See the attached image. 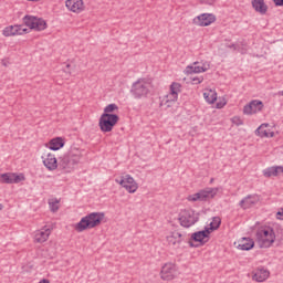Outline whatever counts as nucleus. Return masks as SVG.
<instances>
[{
    "label": "nucleus",
    "instance_id": "nucleus-25",
    "mask_svg": "<svg viewBox=\"0 0 283 283\" xmlns=\"http://www.w3.org/2000/svg\"><path fill=\"white\" fill-rule=\"evenodd\" d=\"M203 97L210 105H213L218 101V93L216 90H206L203 93Z\"/></svg>",
    "mask_w": 283,
    "mask_h": 283
},
{
    "label": "nucleus",
    "instance_id": "nucleus-1",
    "mask_svg": "<svg viewBox=\"0 0 283 283\" xmlns=\"http://www.w3.org/2000/svg\"><path fill=\"white\" fill-rule=\"evenodd\" d=\"M83 158V153L76 147H71L59 157V169L64 174H72Z\"/></svg>",
    "mask_w": 283,
    "mask_h": 283
},
{
    "label": "nucleus",
    "instance_id": "nucleus-27",
    "mask_svg": "<svg viewBox=\"0 0 283 283\" xmlns=\"http://www.w3.org/2000/svg\"><path fill=\"white\" fill-rule=\"evenodd\" d=\"M255 202H258V199H255V197L248 196L240 201V207L242 209H251V207H253V205H255Z\"/></svg>",
    "mask_w": 283,
    "mask_h": 283
},
{
    "label": "nucleus",
    "instance_id": "nucleus-42",
    "mask_svg": "<svg viewBox=\"0 0 283 283\" xmlns=\"http://www.w3.org/2000/svg\"><path fill=\"white\" fill-rule=\"evenodd\" d=\"M2 65H3L4 67H8V62H6V60H2Z\"/></svg>",
    "mask_w": 283,
    "mask_h": 283
},
{
    "label": "nucleus",
    "instance_id": "nucleus-8",
    "mask_svg": "<svg viewBox=\"0 0 283 283\" xmlns=\"http://www.w3.org/2000/svg\"><path fill=\"white\" fill-rule=\"evenodd\" d=\"M23 23L27 25V28H30V30H36L38 32H41V30H45V28H48L45 20L34 15H25L23 18Z\"/></svg>",
    "mask_w": 283,
    "mask_h": 283
},
{
    "label": "nucleus",
    "instance_id": "nucleus-20",
    "mask_svg": "<svg viewBox=\"0 0 283 283\" xmlns=\"http://www.w3.org/2000/svg\"><path fill=\"white\" fill-rule=\"evenodd\" d=\"M209 67L210 65L207 62L203 63L202 65H199L198 62H195L193 66L186 67V74H200V72H207Z\"/></svg>",
    "mask_w": 283,
    "mask_h": 283
},
{
    "label": "nucleus",
    "instance_id": "nucleus-19",
    "mask_svg": "<svg viewBox=\"0 0 283 283\" xmlns=\"http://www.w3.org/2000/svg\"><path fill=\"white\" fill-rule=\"evenodd\" d=\"M270 275L271 272H269V270L264 268H258L252 275V280H254V282H266Z\"/></svg>",
    "mask_w": 283,
    "mask_h": 283
},
{
    "label": "nucleus",
    "instance_id": "nucleus-34",
    "mask_svg": "<svg viewBox=\"0 0 283 283\" xmlns=\"http://www.w3.org/2000/svg\"><path fill=\"white\" fill-rule=\"evenodd\" d=\"M232 123H233V125H237V127H240V125H244V122H242V118H240L238 116H234L232 118Z\"/></svg>",
    "mask_w": 283,
    "mask_h": 283
},
{
    "label": "nucleus",
    "instance_id": "nucleus-10",
    "mask_svg": "<svg viewBox=\"0 0 283 283\" xmlns=\"http://www.w3.org/2000/svg\"><path fill=\"white\" fill-rule=\"evenodd\" d=\"M42 163L49 171H54L59 169V160H56V156L52 154L50 149H45L42 151Z\"/></svg>",
    "mask_w": 283,
    "mask_h": 283
},
{
    "label": "nucleus",
    "instance_id": "nucleus-31",
    "mask_svg": "<svg viewBox=\"0 0 283 283\" xmlns=\"http://www.w3.org/2000/svg\"><path fill=\"white\" fill-rule=\"evenodd\" d=\"M59 202L61 201L56 198L49 199V207L53 213H56V211H59L60 209Z\"/></svg>",
    "mask_w": 283,
    "mask_h": 283
},
{
    "label": "nucleus",
    "instance_id": "nucleus-6",
    "mask_svg": "<svg viewBox=\"0 0 283 283\" xmlns=\"http://www.w3.org/2000/svg\"><path fill=\"white\" fill-rule=\"evenodd\" d=\"M260 249H269L275 242V232L273 229H261L256 232Z\"/></svg>",
    "mask_w": 283,
    "mask_h": 283
},
{
    "label": "nucleus",
    "instance_id": "nucleus-39",
    "mask_svg": "<svg viewBox=\"0 0 283 283\" xmlns=\"http://www.w3.org/2000/svg\"><path fill=\"white\" fill-rule=\"evenodd\" d=\"M273 3H274L276 7H283V0H273Z\"/></svg>",
    "mask_w": 283,
    "mask_h": 283
},
{
    "label": "nucleus",
    "instance_id": "nucleus-22",
    "mask_svg": "<svg viewBox=\"0 0 283 283\" xmlns=\"http://www.w3.org/2000/svg\"><path fill=\"white\" fill-rule=\"evenodd\" d=\"M266 127H269V124H262L256 130V136H260L261 138H273L275 136V133L271 130H266Z\"/></svg>",
    "mask_w": 283,
    "mask_h": 283
},
{
    "label": "nucleus",
    "instance_id": "nucleus-23",
    "mask_svg": "<svg viewBox=\"0 0 283 283\" xmlns=\"http://www.w3.org/2000/svg\"><path fill=\"white\" fill-rule=\"evenodd\" d=\"M52 231L50 229L46 230H39L35 232L34 240L39 242L40 244H43V242H48V238H50V234Z\"/></svg>",
    "mask_w": 283,
    "mask_h": 283
},
{
    "label": "nucleus",
    "instance_id": "nucleus-14",
    "mask_svg": "<svg viewBox=\"0 0 283 283\" xmlns=\"http://www.w3.org/2000/svg\"><path fill=\"white\" fill-rule=\"evenodd\" d=\"M264 109V103L260 99H253L243 107V114L251 116V114H258Z\"/></svg>",
    "mask_w": 283,
    "mask_h": 283
},
{
    "label": "nucleus",
    "instance_id": "nucleus-5",
    "mask_svg": "<svg viewBox=\"0 0 283 283\" xmlns=\"http://www.w3.org/2000/svg\"><path fill=\"white\" fill-rule=\"evenodd\" d=\"M119 120L120 117L117 114H102L98 122L101 132H112V129L116 127Z\"/></svg>",
    "mask_w": 283,
    "mask_h": 283
},
{
    "label": "nucleus",
    "instance_id": "nucleus-12",
    "mask_svg": "<svg viewBox=\"0 0 283 283\" xmlns=\"http://www.w3.org/2000/svg\"><path fill=\"white\" fill-rule=\"evenodd\" d=\"M115 181L124 187V189H126L128 193H136V191L138 190V184L129 175H125L120 178V180L116 179Z\"/></svg>",
    "mask_w": 283,
    "mask_h": 283
},
{
    "label": "nucleus",
    "instance_id": "nucleus-9",
    "mask_svg": "<svg viewBox=\"0 0 283 283\" xmlns=\"http://www.w3.org/2000/svg\"><path fill=\"white\" fill-rule=\"evenodd\" d=\"M178 276V268L176 263H165L160 271L161 280H166V282H171V280H176Z\"/></svg>",
    "mask_w": 283,
    "mask_h": 283
},
{
    "label": "nucleus",
    "instance_id": "nucleus-11",
    "mask_svg": "<svg viewBox=\"0 0 283 283\" xmlns=\"http://www.w3.org/2000/svg\"><path fill=\"white\" fill-rule=\"evenodd\" d=\"M180 87H181L180 83L174 82L170 85V93L166 95L161 102L163 105H166V107H171V105H174V103L178 101V93L180 92Z\"/></svg>",
    "mask_w": 283,
    "mask_h": 283
},
{
    "label": "nucleus",
    "instance_id": "nucleus-21",
    "mask_svg": "<svg viewBox=\"0 0 283 283\" xmlns=\"http://www.w3.org/2000/svg\"><path fill=\"white\" fill-rule=\"evenodd\" d=\"M255 247V242L251 238H242L239 240L238 249H241V251H251Z\"/></svg>",
    "mask_w": 283,
    "mask_h": 283
},
{
    "label": "nucleus",
    "instance_id": "nucleus-32",
    "mask_svg": "<svg viewBox=\"0 0 283 283\" xmlns=\"http://www.w3.org/2000/svg\"><path fill=\"white\" fill-rule=\"evenodd\" d=\"M114 112H118V105L108 104L107 106H105L103 114H114Z\"/></svg>",
    "mask_w": 283,
    "mask_h": 283
},
{
    "label": "nucleus",
    "instance_id": "nucleus-40",
    "mask_svg": "<svg viewBox=\"0 0 283 283\" xmlns=\"http://www.w3.org/2000/svg\"><path fill=\"white\" fill-rule=\"evenodd\" d=\"M226 48H230V50H238V45L235 44H226Z\"/></svg>",
    "mask_w": 283,
    "mask_h": 283
},
{
    "label": "nucleus",
    "instance_id": "nucleus-17",
    "mask_svg": "<svg viewBox=\"0 0 283 283\" xmlns=\"http://www.w3.org/2000/svg\"><path fill=\"white\" fill-rule=\"evenodd\" d=\"M65 6L67 10H70L71 12H75L76 14L85 10V4L83 3V0H66Z\"/></svg>",
    "mask_w": 283,
    "mask_h": 283
},
{
    "label": "nucleus",
    "instance_id": "nucleus-35",
    "mask_svg": "<svg viewBox=\"0 0 283 283\" xmlns=\"http://www.w3.org/2000/svg\"><path fill=\"white\" fill-rule=\"evenodd\" d=\"M200 3H206V6H213L216 3V0H199Z\"/></svg>",
    "mask_w": 283,
    "mask_h": 283
},
{
    "label": "nucleus",
    "instance_id": "nucleus-13",
    "mask_svg": "<svg viewBox=\"0 0 283 283\" xmlns=\"http://www.w3.org/2000/svg\"><path fill=\"white\" fill-rule=\"evenodd\" d=\"M22 180H25V176H23V174L17 175L7 172L0 176V182H2V185H19Z\"/></svg>",
    "mask_w": 283,
    "mask_h": 283
},
{
    "label": "nucleus",
    "instance_id": "nucleus-16",
    "mask_svg": "<svg viewBox=\"0 0 283 283\" xmlns=\"http://www.w3.org/2000/svg\"><path fill=\"white\" fill-rule=\"evenodd\" d=\"M182 240H185V237L182 235V232L175 230L167 235V242L170 247H175V249H178L180 244H182Z\"/></svg>",
    "mask_w": 283,
    "mask_h": 283
},
{
    "label": "nucleus",
    "instance_id": "nucleus-28",
    "mask_svg": "<svg viewBox=\"0 0 283 283\" xmlns=\"http://www.w3.org/2000/svg\"><path fill=\"white\" fill-rule=\"evenodd\" d=\"M64 143H63V138L57 137L55 139H52L50 142V146H49V151H59V149H61V147H63Z\"/></svg>",
    "mask_w": 283,
    "mask_h": 283
},
{
    "label": "nucleus",
    "instance_id": "nucleus-7",
    "mask_svg": "<svg viewBox=\"0 0 283 283\" xmlns=\"http://www.w3.org/2000/svg\"><path fill=\"white\" fill-rule=\"evenodd\" d=\"M178 220L182 227L189 229L200 220V214L193 210H181Z\"/></svg>",
    "mask_w": 283,
    "mask_h": 283
},
{
    "label": "nucleus",
    "instance_id": "nucleus-18",
    "mask_svg": "<svg viewBox=\"0 0 283 283\" xmlns=\"http://www.w3.org/2000/svg\"><path fill=\"white\" fill-rule=\"evenodd\" d=\"M209 233H211V231L206 228L203 231L192 233L191 240H193V242H199L201 245L207 244V242H209Z\"/></svg>",
    "mask_w": 283,
    "mask_h": 283
},
{
    "label": "nucleus",
    "instance_id": "nucleus-33",
    "mask_svg": "<svg viewBox=\"0 0 283 283\" xmlns=\"http://www.w3.org/2000/svg\"><path fill=\"white\" fill-rule=\"evenodd\" d=\"M17 35L25 34L28 33V29L23 28V25H17Z\"/></svg>",
    "mask_w": 283,
    "mask_h": 283
},
{
    "label": "nucleus",
    "instance_id": "nucleus-37",
    "mask_svg": "<svg viewBox=\"0 0 283 283\" xmlns=\"http://www.w3.org/2000/svg\"><path fill=\"white\" fill-rule=\"evenodd\" d=\"M224 105H227V101L217 103V109H222V107H224Z\"/></svg>",
    "mask_w": 283,
    "mask_h": 283
},
{
    "label": "nucleus",
    "instance_id": "nucleus-41",
    "mask_svg": "<svg viewBox=\"0 0 283 283\" xmlns=\"http://www.w3.org/2000/svg\"><path fill=\"white\" fill-rule=\"evenodd\" d=\"M39 283H50V280L43 279V280H41Z\"/></svg>",
    "mask_w": 283,
    "mask_h": 283
},
{
    "label": "nucleus",
    "instance_id": "nucleus-26",
    "mask_svg": "<svg viewBox=\"0 0 283 283\" xmlns=\"http://www.w3.org/2000/svg\"><path fill=\"white\" fill-rule=\"evenodd\" d=\"M279 172L283 174V167L273 166V167L266 168L263 171V176H265V178H271V176H277Z\"/></svg>",
    "mask_w": 283,
    "mask_h": 283
},
{
    "label": "nucleus",
    "instance_id": "nucleus-3",
    "mask_svg": "<svg viewBox=\"0 0 283 283\" xmlns=\"http://www.w3.org/2000/svg\"><path fill=\"white\" fill-rule=\"evenodd\" d=\"M149 90H151V81L139 78L133 84L130 92L135 98H145L149 94Z\"/></svg>",
    "mask_w": 283,
    "mask_h": 283
},
{
    "label": "nucleus",
    "instance_id": "nucleus-24",
    "mask_svg": "<svg viewBox=\"0 0 283 283\" xmlns=\"http://www.w3.org/2000/svg\"><path fill=\"white\" fill-rule=\"evenodd\" d=\"M252 8H254L256 12H260V14H266V10H269L264 0H252Z\"/></svg>",
    "mask_w": 283,
    "mask_h": 283
},
{
    "label": "nucleus",
    "instance_id": "nucleus-36",
    "mask_svg": "<svg viewBox=\"0 0 283 283\" xmlns=\"http://www.w3.org/2000/svg\"><path fill=\"white\" fill-rule=\"evenodd\" d=\"M71 69H72V64L67 63V64H65L64 72H65L66 74H72Z\"/></svg>",
    "mask_w": 283,
    "mask_h": 283
},
{
    "label": "nucleus",
    "instance_id": "nucleus-2",
    "mask_svg": "<svg viewBox=\"0 0 283 283\" xmlns=\"http://www.w3.org/2000/svg\"><path fill=\"white\" fill-rule=\"evenodd\" d=\"M103 220H105V212H92L81 219V221L75 226V231L81 233L86 231V229H94V227H98Z\"/></svg>",
    "mask_w": 283,
    "mask_h": 283
},
{
    "label": "nucleus",
    "instance_id": "nucleus-38",
    "mask_svg": "<svg viewBox=\"0 0 283 283\" xmlns=\"http://www.w3.org/2000/svg\"><path fill=\"white\" fill-rule=\"evenodd\" d=\"M191 81H193L196 84H200L202 83V77H191Z\"/></svg>",
    "mask_w": 283,
    "mask_h": 283
},
{
    "label": "nucleus",
    "instance_id": "nucleus-29",
    "mask_svg": "<svg viewBox=\"0 0 283 283\" xmlns=\"http://www.w3.org/2000/svg\"><path fill=\"white\" fill-rule=\"evenodd\" d=\"M220 224H222V219H220V217H213L212 218V222L210 223V228L209 231H218V229H220Z\"/></svg>",
    "mask_w": 283,
    "mask_h": 283
},
{
    "label": "nucleus",
    "instance_id": "nucleus-45",
    "mask_svg": "<svg viewBox=\"0 0 283 283\" xmlns=\"http://www.w3.org/2000/svg\"><path fill=\"white\" fill-rule=\"evenodd\" d=\"M190 247H193V243L189 242Z\"/></svg>",
    "mask_w": 283,
    "mask_h": 283
},
{
    "label": "nucleus",
    "instance_id": "nucleus-30",
    "mask_svg": "<svg viewBox=\"0 0 283 283\" xmlns=\"http://www.w3.org/2000/svg\"><path fill=\"white\" fill-rule=\"evenodd\" d=\"M17 25H10L2 31L3 36H17Z\"/></svg>",
    "mask_w": 283,
    "mask_h": 283
},
{
    "label": "nucleus",
    "instance_id": "nucleus-15",
    "mask_svg": "<svg viewBox=\"0 0 283 283\" xmlns=\"http://www.w3.org/2000/svg\"><path fill=\"white\" fill-rule=\"evenodd\" d=\"M193 23L201 28L211 25V23H216V15L213 13H202L193 19Z\"/></svg>",
    "mask_w": 283,
    "mask_h": 283
},
{
    "label": "nucleus",
    "instance_id": "nucleus-44",
    "mask_svg": "<svg viewBox=\"0 0 283 283\" xmlns=\"http://www.w3.org/2000/svg\"><path fill=\"white\" fill-rule=\"evenodd\" d=\"M28 1H41V0H28Z\"/></svg>",
    "mask_w": 283,
    "mask_h": 283
},
{
    "label": "nucleus",
    "instance_id": "nucleus-43",
    "mask_svg": "<svg viewBox=\"0 0 283 283\" xmlns=\"http://www.w3.org/2000/svg\"><path fill=\"white\" fill-rule=\"evenodd\" d=\"M1 209H3V206L0 203V211H1Z\"/></svg>",
    "mask_w": 283,
    "mask_h": 283
},
{
    "label": "nucleus",
    "instance_id": "nucleus-4",
    "mask_svg": "<svg viewBox=\"0 0 283 283\" xmlns=\"http://www.w3.org/2000/svg\"><path fill=\"white\" fill-rule=\"evenodd\" d=\"M216 196H218V188H206L188 196L187 200L189 202H207L209 200H213Z\"/></svg>",
    "mask_w": 283,
    "mask_h": 283
}]
</instances>
